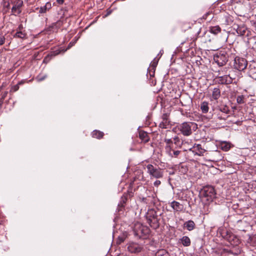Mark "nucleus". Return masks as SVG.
<instances>
[{"label":"nucleus","mask_w":256,"mask_h":256,"mask_svg":"<svg viewBox=\"0 0 256 256\" xmlns=\"http://www.w3.org/2000/svg\"><path fill=\"white\" fill-rule=\"evenodd\" d=\"M216 192L213 186H204L200 192V196L203 200L212 202L216 196Z\"/></svg>","instance_id":"nucleus-1"},{"label":"nucleus","mask_w":256,"mask_h":256,"mask_svg":"<svg viewBox=\"0 0 256 256\" xmlns=\"http://www.w3.org/2000/svg\"><path fill=\"white\" fill-rule=\"evenodd\" d=\"M134 231L135 236L142 239L146 238L150 234V228L140 224H135Z\"/></svg>","instance_id":"nucleus-2"},{"label":"nucleus","mask_w":256,"mask_h":256,"mask_svg":"<svg viewBox=\"0 0 256 256\" xmlns=\"http://www.w3.org/2000/svg\"><path fill=\"white\" fill-rule=\"evenodd\" d=\"M147 222L154 229L159 228L160 224L156 212L153 209L149 210L146 216Z\"/></svg>","instance_id":"nucleus-3"},{"label":"nucleus","mask_w":256,"mask_h":256,"mask_svg":"<svg viewBox=\"0 0 256 256\" xmlns=\"http://www.w3.org/2000/svg\"><path fill=\"white\" fill-rule=\"evenodd\" d=\"M147 173L149 174L150 178H160L164 176V171L158 167L154 166L152 164L146 166Z\"/></svg>","instance_id":"nucleus-4"},{"label":"nucleus","mask_w":256,"mask_h":256,"mask_svg":"<svg viewBox=\"0 0 256 256\" xmlns=\"http://www.w3.org/2000/svg\"><path fill=\"white\" fill-rule=\"evenodd\" d=\"M228 54L226 50H222L214 56V60L219 66H223L228 61Z\"/></svg>","instance_id":"nucleus-5"},{"label":"nucleus","mask_w":256,"mask_h":256,"mask_svg":"<svg viewBox=\"0 0 256 256\" xmlns=\"http://www.w3.org/2000/svg\"><path fill=\"white\" fill-rule=\"evenodd\" d=\"M195 125L193 122H185L179 126L178 129L183 135L188 136L192 134V128Z\"/></svg>","instance_id":"nucleus-6"},{"label":"nucleus","mask_w":256,"mask_h":256,"mask_svg":"<svg viewBox=\"0 0 256 256\" xmlns=\"http://www.w3.org/2000/svg\"><path fill=\"white\" fill-rule=\"evenodd\" d=\"M248 65L246 60L242 58L236 57L234 60V67L240 71L244 70L246 69Z\"/></svg>","instance_id":"nucleus-7"},{"label":"nucleus","mask_w":256,"mask_h":256,"mask_svg":"<svg viewBox=\"0 0 256 256\" xmlns=\"http://www.w3.org/2000/svg\"><path fill=\"white\" fill-rule=\"evenodd\" d=\"M11 3L13 4L12 8V14L17 16L22 12L21 8L23 6L22 0H16L12 1Z\"/></svg>","instance_id":"nucleus-8"},{"label":"nucleus","mask_w":256,"mask_h":256,"mask_svg":"<svg viewBox=\"0 0 256 256\" xmlns=\"http://www.w3.org/2000/svg\"><path fill=\"white\" fill-rule=\"evenodd\" d=\"M219 110L220 112L224 114V116H219L218 118L220 120H226L229 116L228 114L230 113V110L228 107L226 106H222L220 107Z\"/></svg>","instance_id":"nucleus-9"},{"label":"nucleus","mask_w":256,"mask_h":256,"mask_svg":"<svg viewBox=\"0 0 256 256\" xmlns=\"http://www.w3.org/2000/svg\"><path fill=\"white\" fill-rule=\"evenodd\" d=\"M162 120L159 124V127L162 128H167L170 125V120H168V115L167 114H164L162 116Z\"/></svg>","instance_id":"nucleus-10"},{"label":"nucleus","mask_w":256,"mask_h":256,"mask_svg":"<svg viewBox=\"0 0 256 256\" xmlns=\"http://www.w3.org/2000/svg\"><path fill=\"white\" fill-rule=\"evenodd\" d=\"M219 83L221 84H230L232 82L233 78L230 74L224 75L218 78Z\"/></svg>","instance_id":"nucleus-11"},{"label":"nucleus","mask_w":256,"mask_h":256,"mask_svg":"<svg viewBox=\"0 0 256 256\" xmlns=\"http://www.w3.org/2000/svg\"><path fill=\"white\" fill-rule=\"evenodd\" d=\"M128 249L132 253H137L141 251L142 248L138 244L132 243L129 244Z\"/></svg>","instance_id":"nucleus-12"},{"label":"nucleus","mask_w":256,"mask_h":256,"mask_svg":"<svg viewBox=\"0 0 256 256\" xmlns=\"http://www.w3.org/2000/svg\"><path fill=\"white\" fill-rule=\"evenodd\" d=\"M170 206L176 212H181L184 209L183 205L176 201H172L170 203Z\"/></svg>","instance_id":"nucleus-13"},{"label":"nucleus","mask_w":256,"mask_h":256,"mask_svg":"<svg viewBox=\"0 0 256 256\" xmlns=\"http://www.w3.org/2000/svg\"><path fill=\"white\" fill-rule=\"evenodd\" d=\"M167 148L166 152L172 158H178L179 154L181 153V151L180 150H175L172 148Z\"/></svg>","instance_id":"nucleus-14"},{"label":"nucleus","mask_w":256,"mask_h":256,"mask_svg":"<svg viewBox=\"0 0 256 256\" xmlns=\"http://www.w3.org/2000/svg\"><path fill=\"white\" fill-rule=\"evenodd\" d=\"M138 136L141 140L142 142L144 143L148 142L150 140V138L146 132L142 130H140L138 133Z\"/></svg>","instance_id":"nucleus-15"},{"label":"nucleus","mask_w":256,"mask_h":256,"mask_svg":"<svg viewBox=\"0 0 256 256\" xmlns=\"http://www.w3.org/2000/svg\"><path fill=\"white\" fill-rule=\"evenodd\" d=\"M52 8L51 3L50 2H48L46 4L40 7V8H38V10H39V13L40 14H44L46 13V12L48 11Z\"/></svg>","instance_id":"nucleus-16"},{"label":"nucleus","mask_w":256,"mask_h":256,"mask_svg":"<svg viewBox=\"0 0 256 256\" xmlns=\"http://www.w3.org/2000/svg\"><path fill=\"white\" fill-rule=\"evenodd\" d=\"M247 31V28L244 24L237 26L236 32L240 36H244Z\"/></svg>","instance_id":"nucleus-17"},{"label":"nucleus","mask_w":256,"mask_h":256,"mask_svg":"<svg viewBox=\"0 0 256 256\" xmlns=\"http://www.w3.org/2000/svg\"><path fill=\"white\" fill-rule=\"evenodd\" d=\"M194 148L196 151V154L199 156H203L204 154L206 151L202 148L200 144H195L194 146Z\"/></svg>","instance_id":"nucleus-18"},{"label":"nucleus","mask_w":256,"mask_h":256,"mask_svg":"<svg viewBox=\"0 0 256 256\" xmlns=\"http://www.w3.org/2000/svg\"><path fill=\"white\" fill-rule=\"evenodd\" d=\"M220 96V90L218 87L214 88L212 90V98L214 100H217Z\"/></svg>","instance_id":"nucleus-19"},{"label":"nucleus","mask_w":256,"mask_h":256,"mask_svg":"<svg viewBox=\"0 0 256 256\" xmlns=\"http://www.w3.org/2000/svg\"><path fill=\"white\" fill-rule=\"evenodd\" d=\"M195 226L194 222L192 220H189L184 224V227H186L188 231L193 230L195 228Z\"/></svg>","instance_id":"nucleus-20"},{"label":"nucleus","mask_w":256,"mask_h":256,"mask_svg":"<svg viewBox=\"0 0 256 256\" xmlns=\"http://www.w3.org/2000/svg\"><path fill=\"white\" fill-rule=\"evenodd\" d=\"M220 147L222 150L227 152L230 149L231 144L230 142H222L220 144Z\"/></svg>","instance_id":"nucleus-21"},{"label":"nucleus","mask_w":256,"mask_h":256,"mask_svg":"<svg viewBox=\"0 0 256 256\" xmlns=\"http://www.w3.org/2000/svg\"><path fill=\"white\" fill-rule=\"evenodd\" d=\"M92 136L94 138L100 139L103 138L104 134L100 130H94L92 132Z\"/></svg>","instance_id":"nucleus-22"},{"label":"nucleus","mask_w":256,"mask_h":256,"mask_svg":"<svg viewBox=\"0 0 256 256\" xmlns=\"http://www.w3.org/2000/svg\"><path fill=\"white\" fill-rule=\"evenodd\" d=\"M180 242L182 245L184 246H188L190 245V240L187 236H184L180 239Z\"/></svg>","instance_id":"nucleus-23"},{"label":"nucleus","mask_w":256,"mask_h":256,"mask_svg":"<svg viewBox=\"0 0 256 256\" xmlns=\"http://www.w3.org/2000/svg\"><path fill=\"white\" fill-rule=\"evenodd\" d=\"M26 34L25 32L19 30L16 32L14 34V38H20L21 39H25L26 38Z\"/></svg>","instance_id":"nucleus-24"},{"label":"nucleus","mask_w":256,"mask_h":256,"mask_svg":"<svg viewBox=\"0 0 256 256\" xmlns=\"http://www.w3.org/2000/svg\"><path fill=\"white\" fill-rule=\"evenodd\" d=\"M200 109L203 113H207L209 110L208 102H202L200 104Z\"/></svg>","instance_id":"nucleus-25"},{"label":"nucleus","mask_w":256,"mask_h":256,"mask_svg":"<svg viewBox=\"0 0 256 256\" xmlns=\"http://www.w3.org/2000/svg\"><path fill=\"white\" fill-rule=\"evenodd\" d=\"M210 29V32L214 34H216L221 32V28L218 26H211Z\"/></svg>","instance_id":"nucleus-26"},{"label":"nucleus","mask_w":256,"mask_h":256,"mask_svg":"<svg viewBox=\"0 0 256 256\" xmlns=\"http://www.w3.org/2000/svg\"><path fill=\"white\" fill-rule=\"evenodd\" d=\"M164 142L166 144V146H165L166 152V148H168L167 147H168V148H172L173 143L171 139L165 138Z\"/></svg>","instance_id":"nucleus-27"},{"label":"nucleus","mask_w":256,"mask_h":256,"mask_svg":"<svg viewBox=\"0 0 256 256\" xmlns=\"http://www.w3.org/2000/svg\"><path fill=\"white\" fill-rule=\"evenodd\" d=\"M156 256H169V254L166 250L162 249L156 253Z\"/></svg>","instance_id":"nucleus-28"},{"label":"nucleus","mask_w":256,"mask_h":256,"mask_svg":"<svg viewBox=\"0 0 256 256\" xmlns=\"http://www.w3.org/2000/svg\"><path fill=\"white\" fill-rule=\"evenodd\" d=\"M3 6L4 12L6 13L10 8V2H8L4 1L3 2Z\"/></svg>","instance_id":"nucleus-29"},{"label":"nucleus","mask_w":256,"mask_h":256,"mask_svg":"<svg viewBox=\"0 0 256 256\" xmlns=\"http://www.w3.org/2000/svg\"><path fill=\"white\" fill-rule=\"evenodd\" d=\"M244 98L243 95L238 96L236 98V102L238 104H243L244 103Z\"/></svg>","instance_id":"nucleus-30"},{"label":"nucleus","mask_w":256,"mask_h":256,"mask_svg":"<svg viewBox=\"0 0 256 256\" xmlns=\"http://www.w3.org/2000/svg\"><path fill=\"white\" fill-rule=\"evenodd\" d=\"M46 78V75H44V76L38 75V76H36V79L37 80V82H40L44 80Z\"/></svg>","instance_id":"nucleus-31"},{"label":"nucleus","mask_w":256,"mask_h":256,"mask_svg":"<svg viewBox=\"0 0 256 256\" xmlns=\"http://www.w3.org/2000/svg\"><path fill=\"white\" fill-rule=\"evenodd\" d=\"M62 50H64V49H62V50H56L53 52L52 54L51 55L52 56H56L58 54H60L61 52H63Z\"/></svg>","instance_id":"nucleus-32"},{"label":"nucleus","mask_w":256,"mask_h":256,"mask_svg":"<svg viewBox=\"0 0 256 256\" xmlns=\"http://www.w3.org/2000/svg\"><path fill=\"white\" fill-rule=\"evenodd\" d=\"M75 44V42H70L69 43L68 46V48L64 50H63V52H66L68 50L70 49V48H72L73 46H74Z\"/></svg>","instance_id":"nucleus-33"},{"label":"nucleus","mask_w":256,"mask_h":256,"mask_svg":"<svg viewBox=\"0 0 256 256\" xmlns=\"http://www.w3.org/2000/svg\"><path fill=\"white\" fill-rule=\"evenodd\" d=\"M21 83L20 82L18 83V84H16L15 86H14L12 88V90L14 91V92H16L17 91L18 89H19V86L18 84H20Z\"/></svg>","instance_id":"nucleus-34"},{"label":"nucleus","mask_w":256,"mask_h":256,"mask_svg":"<svg viewBox=\"0 0 256 256\" xmlns=\"http://www.w3.org/2000/svg\"><path fill=\"white\" fill-rule=\"evenodd\" d=\"M5 42V38L4 36H0V46L2 45Z\"/></svg>","instance_id":"nucleus-35"},{"label":"nucleus","mask_w":256,"mask_h":256,"mask_svg":"<svg viewBox=\"0 0 256 256\" xmlns=\"http://www.w3.org/2000/svg\"><path fill=\"white\" fill-rule=\"evenodd\" d=\"M161 184V182L160 180H156L154 183V185L155 186H159Z\"/></svg>","instance_id":"nucleus-36"},{"label":"nucleus","mask_w":256,"mask_h":256,"mask_svg":"<svg viewBox=\"0 0 256 256\" xmlns=\"http://www.w3.org/2000/svg\"><path fill=\"white\" fill-rule=\"evenodd\" d=\"M124 238L120 237V236L118 237V241H119L120 243H121V242H124Z\"/></svg>","instance_id":"nucleus-37"},{"label":"nucleus","mask_w":256,"mask_h":256,"mask_svg":"<svg viewBox=\"0 0 256 256\" xmlns=\"http://www.w3.org/2000/svg\"><path fill=\"white\" fill-rule=\"evenodd\" d=\"M56 2L58 4H62L64 3V0H56Z\"/></svg>","instance_id":"nucleus-38"},{"label":"nucleus","mask_w":256,"mask_h":256,"mask_svg":"<svg viewBox=\"0 0 256 256\" xmlns=\"http://www.w3.org/2000/svg\"><path fill=\"white\" fill-rule=\"evenodd\" d=\"M6 94H7V92H5V93L2 96V98H1V100H4V98H5L6 96Z\"/></svg>","instance_id":"nucleus-39"},{"label":"nucleus","mask_w":256,"mask_h":256,"mask_svg":"<svg viewBox=\"0 0 256 256\" xmlns=\"http://www.w3.org/2000/svg\"><path fill=\"white\" fill-rule=\"evenodd\" d=\"M2 104H3V100H0V109L2 108Z\"/></svg>","instance_id":"nucleus-40"},{"label":"nucleus","mask_w":256,"mask_h":256,"mask_svg":"<svg viewBox=\"0 0 256 256\" xmlns=\"http://www.w3.org/2000/svg\"><path fill=\"white\" fill-rule=\"evenodd\" d=\"M209 14H210L209 12H207L204 16H203V18L206 19V16H207Z\"/></svg>","instance_id":"nucleus-41"},{"label":"nucleus","mask_w":256,"mask_h":256,"mask_svg":"<svg viewBox=\"0 0 256 256\" xmlns=\"http://www.w3.org/2000/svg\"><path fill=\"white\" fill-rule=\"evenodd\" d=\"M220 160V156L218 158H214V160H212V161H218V160Z\"/></svg>","instance_id":"nucleus-42"},{"label":"nucleus","mask_w":256,"mask_h":256,"mask_svg":"<svg viewBox=\"0 0 256 256\" xmlns=\"http://www.w3.org/2000/svg\"><path fill=\"white\" fill-rule=\"evenodd\" d=\"M224 116V114H223V113L219 112V113L218 114V116Z\"/></svg>","instance_id":"nucleus-43"},{"label":"nucleus","mask_w":256,"mask_h":256,"mask_svg":"<svg viewBox=\"0 0 256 256\" xmlns=\"http://www.w3.org/2000/svg\"><path fill=\"white\" fill-rule=\"evenodd\" d=\"M214 154H219V153L218 152H214Z\"/></svg>","instance_id":"nucleus-44"}]
</instances>
